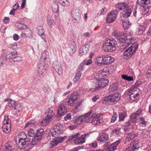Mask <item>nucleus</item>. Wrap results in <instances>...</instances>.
Instances as JSON below:
<instances>
[{
  "label": "nucleus",
  "mask_w": 151,
  "mask_h": 151,
  "mask_svg": "<svg viewBox=\"0 0 151 151\" xmlns=\"http://www.w3.org/2000/svg\"><path fill=\"white\" fill-rule=\"evenodd\" d=\"M53 66L55 71L59 74L63 73V69L60 63L57 61L54 62L53 64Z\"/></svg>",
  "instance_id": "412c9836"
},
{
  "label": "nucleus",
  "mask_w": 151,
  "mask_h": 151,
  "mask_svg": "<svg viewBox=\"0 0 151 151\" xmlns=\"http://www.w3.org/2000/svg\"><path fill=\"white\" fill-rule=\"evenodd\" d=\"M109 139V135L108 134L103 133L98 138V141L100 142H106Z\"/></svg>",
  "instance_id": "c85d7f7f"
},
{
  "label": "nucleus",
  "mask_w": 151,
  "mask_h": 151,
  "mask_svg": "<svg viewBox=\"0 0 151 151\" xmlns=\"http://www.w3.org/2000/svg\"><path fill=\"white\" fill-rule=\"evenodd\" d=\"M45 114H47V115L52 116H53L54 114V113L53 112L52 109L49 107L48 106L45 108Z\"/></svg>",
  "instance_id": "c9c22d12"
},
{
  "label": "nucleus",
  "mask_w": 151,
  "mask_h": 151,
  "mask_svg": "<svg viewBox=\"0 0 151 151\" xmlns=\"http://www.w3.org/2000/svg\"><path fill=\"white\" fill-rule=\"evenodd\" d=\"M120 97V95L118 93H116L112 95H110L108 96L103 98L102 99L103 103L104 104L107 103H114L118 101Z\"/></svg>",
  "instance_id": "39448f33"
},
{
  "label": "nucleus",
  "mask_w": 151,
  "mask_h": 151,
  "mask_svg": "<svg viewBox=\"0 0 151 151\" xmlns=\"http://www.w3.org/2000/svg\"><path fill=\"white\" fill-rule=\"evenodd\" d=\"M135 136V134L133 133H130L127 134L126 140L127 141L132 139Z\"/></svg>",
  "instance_id": "a19ab883"
},
{
  "label": "nucleus",
  "mask_w": 151,
  "mask_h": 151,
  "mask_svg": "<svg viewBox=\"0 0 151 151\" xmlns=\"http://www.w3.org/2000/svg\"><path fill=\"white\" fill-rule=\"evenodd\" d=\"M63 130V125L60 124H58L54 127V129H51L50 131V136L54 137L53 138L56 144L61 143L65 139V137H63L60 136L62 133Z\"/></svg>",
  "instance_id": "f03ea898"
},
{
  "label": "nucleus",
  "mask_w": 151,
  "mask_h": 151,
  "mask_svg": "<svg viewBox=\"0 0 151 151\" xmlns=\"http://www.w3.org/2000/svg\"><path fill=\"white\" fill-rule=\"evenodd\" d=\"M140 89L138 88L132 86L129 89L128 93L129 100L133 101L137 99L139 94L138 93Z\"/></svg>",
  "instance_id": "9d476101"
},
{
  "label": "nucleus",
  "mask_w": 151,
  "mask_h": 151,
  "mask_svg": "<svg viewBox=\"0 0 151 151\" xmlns=\"http://www.w3.org/2000/svg\"><path fill=\"white\" fill-rule=\"evenodd\" d=\"M143 113L142 110L141 109H139L135 113L132 114L130 116V118L132 119V121L134 123H136L139 117L142 116Z\"/></svg>",
  "instance_id": "f3484780"
},
{
  "label": "nucleus",
  "mask_w": 151,
  "mask_h": 151,
  "mask_svg": "<svg viewBox=\"0 0 151 151\" xmlns=\"http://www.w3.org/2000/svg\"><path fill=\"white\" fill-rule=\"evenodd\" d=\"M9 20L10 19L9 17H5L3 19V21L5 23L7 24L9 22Z\"/></svg>",
  "instance_id": "774afa93"
},
{
  "label": "nucleus",
  "mask_w": 151,
  "mask_h": 151,
  "mask_svg": "<svg viewBox=\"0 0 151 151\" xmlns=\"http://www.w3.org/2000/svg\"><path fill=\"white\" fill-rule=\"evenodd\" d=\"M91 113V111H90L84 115L81 116H75L74 118V123L80 124L83 122H85L86 123H88L89 122V119L90 117L89 114Z\"/></svg>",
  "instance_id": "423d86ee"
},
{
  "label": "nucleus",
  "mask_w": 151,
  "mask_h": 151,
  "mask_svg": "<svg viewBox=\"0 0 151 151\" xmlns=\"http://www.w3.org/2000/svg\"><path fill=\"white\" fill-rule=\"evenodd\" d=\"M146 74L147 77L151 78V67H150L148 68V71L146 73Z\"/></svg>",
  "instance_id": "4d7b16f0"
},
{
  "label": "nucleus",
  "mask_w": 151,
  "mask_h": 151,
  "mask_svg": "<svg viewBox=\"0 0 151 151\" xmlns=\"http://www.w3.org/2000/svg\"><path fill=\"white\" fill-rule=\"evenodd\" d=\"M116 7H117L116 10L117 11L123 10L126 12H129L131 14L132 11V8L126 3H120L118 4V6L116 5Z\"/></svg>",
  "instance_id": "f8f14e48"
},
{
  "label": "nucleus",
  "mask_w": 151,
  "mask_h": 151,
  "mask_svg": "<svg viewBox=\"0 0 151 151\" xmlns=\"http://www.w3.org/2000/svg\"><path fill=\"white\" fill-rule=\"evenodd\" d=\"M16 144L18 148L22 149L27 148L30 143V139L26 137L19 138L18 141H16Z\"/></svg>",
  "instance_id": "1a4fd4ad"
},
{
  "label": "nucleus",
  "mask_w": 151,
  "mask_h": 151,
  "mask_svg": "<svg viewBox=\"0 0 151 151\" xmlns=\"http://www.w3.org/2000/svg\"><path fill=\"white\" fill-rule=\"evenodd\" d=\"M79 98V96L77 92H74L68 98L67 101L68 105L70 106H73L77 101Z\"/></svg>",
  "instance_id": "ddd939ff"
},
{
  "label": "nucleus",
  "mask_w": 151,
  "mask_h": 151,
  "mask_svg": "<svg viewBox=\"0 0 151 151\" xmlns=\"http://www.w3.org/2000/svg\"><path fill=\"white\" fill-rule=\"evenodd\" d=\"M62 96V93H60V92L58 91L56 92L55 94V98L54 99V102L55 103H56L58 101L57 98L58 97Z\"/></svg>",
  "instance_id": "37998d69"
},
{
  "label": "nucleus",
  "mask_w": 151,
  "mask_h": 151,
  "mask_svg": "<svg viewBox=\"0 0 151 151\" xmlns=\"http://www.w3.org/2000/svg\"><path fill=\"white\" fill-rule=\"evenodd\" d=\"M139 143L138 140L133 141L127 146L124 151H134L137 150L139 147Z\"/></svg>",
  "instance_id": "4468645a"
},
{
  "label": "nucleus",
  "mask_w": 151,
  "mask_h": 151,
  "mask_svg": "<svg viewBox=\"0 0 151 151\" xmlns=\"http://www.w3.org/2000/svg\"><path fill=\"white\" fill-rule=\"evenodd\" d=\"M84 64L83 63H81L79 65L78 68L77 69V70L79 72L83 70L84 69Z\"/></svg>",
  "instance_id": "864d4df0"
},
{
  "label": "nucleus",
  "mask_w": 151,
  "mask_h": 151,
  "mask_svg": "<svg viewBox=\"0 0 151 151\" xmlns=\"http://www.w3.org/2000/svg\"><path fill=\"white\" fill-rule=\"evenodd\" d=\"M116 17V15L114 11L111 12L108 14L106 18V22L108 23H111L114 22Z\"/></svg>",
  "instance_id": "5701e85b"
},
{
  "label": "nucleus",
  "mask_w": 151,
  "mask_h": 151,
  "mask_svg": "<svg viewBox=\"0 0 151 151\" xmlns=\"http://www.w3.org/2000/svg\"><path fill=\"white\" fill-rule=\"evenodd\" d=\"M117 119V115L116 113L113 112V115L111 118V123H114Z\"/></svg>",
  "instance_id": "a18cd8bd"
},
{
  "label": "nucleus",
  "mask_w": 151,
  "mask_h": 151,
  "mask_svg": "<svg viewBox=\"0 0 151 151\" xmlns=\"http://www.w3.org/2000/svg\"><path fill=\"white\" fill-rule=\"evenodd\" d=\"M49 54L48 52L46 51H45L42 54V57L43 59H46L48 57Z\"/></svg>",
  "instance_id": "5fc2aeb1"
},
{
  "label": "nucleus",
  "mask_w": 151,
  "mask_h": 151,
  "mask_svg": "<svg viewBox=\"0 0 151 151\" xmlns=\"http://www.w3.org/2000/svg\"><path fill=\"white\" fill-rule=\"evenodd\" d=\"M130 120L127 123H126L124 127V129L125 132L129 131V129L133 128L134 124L131 120L132 119L130 118Z\"/></svg>",
  "instance_id": "a878e982"
},
{
  "label": "nucleus",
  "mask_w": 151,
  "mask_h": 151,
  "mask_svg": "<svg viewBox=\"0 0 151 151\" xmlns=\"http://www.w3.org/2000/svg\"><path fill=\"white\" fill-rule=\"evenodd\" d=\"M109 81L108 79L104 78H101L98 80L96 82L95 86L93 88L90 89L91 91H94L96 90H98L100 88H103L106 86L108 84Z\"/></svg>",
  "instance_id": "6e6552de"
},
{
  "label": "nucleus",
  "mask_w": 151,
  "mask_h": 151,
  "mask_svg": "<svg viewBox=\"0 0 151 151\" xmlns=\"http://www.w3.org/2000/svg\"><path fill=\"white\" fill-rule=\"evenodd\" d=\"M81 75V73L79 72L76 73L73 78V81L74 82L77 81L79 79Z\"/></svg>",
  "instance_id": "de8ad7c7"
},
{
  "label": "nucleus",
  "mask_w": 151,
  "mask_h": 151,
  "mask_svg": "<svg viewBox=\"0 0 151 151\" xmlns=\"http://www.w3.org/2000/svg\"><path fill=\"white\" fill-rule=\"evenodd\" d=\"M147 124V122L145 120L144 118L140 117L139 123L140 127H146Z\"/></svg>",
  "instance_id": "58836bf2"
},
{
  "label": "nucleus",
  "mask_w": 151,
  "mask_h": 151,
  "mask_svg": "<svg viewBox=\"0 0 151 151\" xmlns=\"http://www.w3.org/2000/svg\"><path fill=\"white\" fill-rule=\"evenodd\" d=\"M53 116H52L46 115L45 119H44L41 122L42 125L43 126H47L52 120Z\"/></svg>",
  "instance_id": "c756f323"
},
{
  "label": "nucleus",
  "mask_w": 151,
  "mask_h": 151,
  "mask_svg": "<svg viewBox=\"0 0 151 151\" xmlns=\"http://www.w3.org/2000/svg\"><path fill=\"white\" fill-rule=\"evenodd\" d=\"M17 55V52L16 51H14L13 52H8L6 53V59L8 58H13L16 56Z\"/></svg>",
  "instance_id": "72a5a7b5"
},
{
  "label": "nucleus",
  "mask_w": 151,
  "mask_h": 151,
  "mask_svg": "<svg viewBox=\"0 0 151 151\" xmlns=\"http://www.w3.org/2000/svg\"><path fill=\"white\" fill-rule=\"evenodd\" d=\"M35 123L34 120H30L28 121L25 125L24 128H26L29 125L33 124Z\"/></svg>",
  "instance_id": "13d9d810"
},
{
  "label": "nucleus",
  "mask_w": 151,
  "mask_h": 151,
  "mask_svg": "<svg viewBox=\"0 0 151 151\" xmlns=\"http://www.w3.org/2000/svg\"><path fill=\"white\" fill-rule=\"evenodd\" d=\"M59 3L63 6H65L66 4L68 3V2L66 0H58Z\"/></svg>",
  "instance_id": "6e6d98bb"
},
{
  "label": "nucleus",
  "mask_w": 151,
  "mask_h": 151,
  "mask_svg": "<svg viewBox=\"0 0 151 151\" xmlns=\"http://www.w3.org/2000/svg\"><path fill=\"white\" fill-rule=\"evenodd\" d=\"M112 36L116 38L118 41L121 43L119 50L122 52L131 44L134 42V39L132 37L126 39L125 36L120 34L117 31L114 30L112 32Z\"/></svg>",
  "instance_id": "f257e3e1"
},
{
  "label": "nucleus",
  "mask_w": 151,
  "mask_h": 151,
  "mask_svg": "<svg viewBox=\"0 0 151 151\" xmlns=\"http://www.w3.org/2000/svg\"><path fill=\"white\" fill-rule=\"evenodd\" d=\"M127 115V114L126 112L123 111L122 112L119 113V121H121L123 120Z\"/></svg>",
  "instance_id": "ea45409f"
},
{
  "label": "nucleus",
  "mask_w": 151,
  "mask_h": 151,
  "mask_svg": "<svg viewBox=\"0 0 151 151\" xmlns=\"http://www.w3.org/2000/svg\"><path fill=\"white\" fill-rule=\"evenodd\" d=\"M53 20L52 19H50V18H48V17H47V22L49 26L50 27H51V25L53 24Z\"/></svg>",
  "instance_id": "052dcab7"
},
{
  "label": "nucleus",
  "mask_w": 151,
  "mask_h": 151,
  "mask_svg": "<svg viewBox=\"0 0 151 151\" xmlns=\"http://www.w3.org/2000/svg\"><path fill=\"white\" fill-rule=\"evenodd\" d=\"M52 11L53 13L58 12V6L55 2L53 3L52 6Z\"/></svg>",
  "instance_id": "79ce46f5"
},
{
  "label": "nucleus",
  "mask_w": 151,
  "mask_h": 151,
  "mask_svg": "<svg viewBox=\"0 0 151 151\" xmlns=\"http://www.w3.org/2000/svg\"><path fill=\"white\" fill-rule=\"evenodd\" d=\"M92 63V60L91 59H89L87 61L85 60L84 61L83 63L86 65L91 64Z\"/></svg>",
  "instance_id": "bf43d9fd"
},
{
  "label": "nucleus",
  "mask_w": 151,
  "mask_h": 151,
  "mask_svg": "<svg viewBox=\"0 0 151 151\" xmlns=\"http://www.w3.org/2000/svg\"><path fill=\"white\" fill-rule=\"evenodd\" d=\"M91 111V113L90 114V118L89 121L92 119L91 121V123L94 125H98L103 122L102 120V114H97L96 113H93L91 115L93 112L92 110Z\"/></svg>",
  "instance_id": "0eeeda50"
},
{
  "label": "nucleus",
  "mask_w": 151,
  "mask_h": 151,
  "mask_svg": "<svg viewBox=\"0 0 151 151\" xmlns=\"http://www.w3.org/2000/svg\"><path fill=\"white\" fill-rule=\"evenodd\" d=\"M21 36L22 37H31L32 36V32L30 29H27L21 33Z\"/></svg>",
  "instance_id": "cd10ccee"
},
{
  "label": "nucleus",
  "mask_w": 151,
  "mask_h": 151,
  "mask_svg": "<svg viewBox=\"0 0 151 151\" xmlns=\"http://www.w3.org/2000/svg\"><path fill=\"white\" fill-rule=\"evenodd\" d=\"M67 112V111L65 105L63 104H60L58 106L57 114L56 115V117L57 118L60 117Z\"/></svg>",
  "instance_id": "a211bd4d"
},
{
  "label": "nucleus",
  "mask_w": 151,
  "mask_h": 151,
  "mask_svg": "<svg viewBox=\"0 0 151 151\" xmlns=\"http://www.w3.org/2000/svg\"><path fill=\"white\" fill-rule=\"evenodd\" d=\"M148 24L147 22H145L141 24L140 25L142 28L144 29V30H145L146 27H147Z\"/></svg>",
  "instance_id": "0e129e2a"
},
{
  "label": "nucleus",
  "mask_w": 151,
  "mask_h": 151,
  "mask_svg": "<svg viewBox=\"0 0 151 151\" xmlns=\"http://www.w3.org/2000/svg\"><path fill=\"white\" fill-rule=\"evenodd\" d=\"M71 16L75 20L76 22H78L80 20L81 14L78 9H73L72 11Z\"/></svg>",
  "instance_id": "aec40b11"
},
{
  "label": "nucleus",
  "mask_w": 151,
  "mask_h": 151,
  "mask_svg": "<svg viewBox=\"0 0 151 151\" xmlns=\"http://www.w3.org/2000/svg\"><path fill=\"white\" fill-rule=\"evenodd\" d=\"M122 22V25L124 28L125 29H128L129 26L131 25V23L128 21L127 20H125L122 19V17L121 19Z\"/></svg>",
  "instance_id": "473e14b6"
},
{
  "label": "nucleus",
  "mask_w": 151,
  "mask_h": 151,
  "mask_svg": "<svg viewBox=\"0 0 151 151\" xmlns=\"http://www.w3.org/2000/svg\"><path fill=\"white\" fill-rule=\"evenodd\" d=\"M80 136V134L79 133H75L70 137L68 139V141H72L73 139L76 138L77 137Z\"/></svg>",
  "instance_id": "c03bdc74"
},
{
  "label": "nucleus",
  "mask_w": 151,
  "mask_h": 151,
  "mask_svg": "<svg viewBox=\"0 0 151 151\" xmlns=\"http://www.w3.org/2000/svg\"><path fill=\"white\" fill-rule=\"evenodd\" d=\"M12 147L8 144H7L5 146V148L3 151H12Z\"/></svg>",
  "instance_id": "09e8293b"
},
{
  "label": "nucleus",
  "mask_w": 151,
  "mask_h": 151,
  "mask_svg": "<svg viewBox=\"0 0 151 151\" xmlns=\"http://www.w3.org/2000/svg\"><path fill=\"white\" fill-rule=\"evenodd\" d=\"M17 28L19 29H26L27 27L26 25H24L20 23L17 26Z\"/></svg>",
  "instance_id": "3c124183"
},
{
  "label": "nucleus",
  "mask_w": 151,
  "mask_h": 151,
  "mask_svg": "<svg viewBox=\"0 0 151 151\" xmlns=\"http://www.w3.org/2000/svg\"><path fill=\"white\" fill-rule=\"evenodd\" d=\"M19 7V3L18 2H17L13 6V10H16Z\"/></svg>",
  "instance_id": "680f3d73"
},
{
  "label": "nucleus",
  "mask_w": 151,
  "mask_h": 151,
  "mask_svg": "<svg viewBox=\"0 0 151 151\" xmlns=\"http://www.w3.org/2000/svg\"><path fill=\"white\" fill-rule=\"evenodd\" d=\"M121 141V139H119L110 145H109L110 142H108L105 144V145L107 147L109 151H114L116 149L117 147L120 143Z\"/></svg>",
  "instance_id": "dca6fc26"
},
{
  "label": "nucleus",
  "mask_w": 151,
  "mask_h": 151,
  "mask_svg": "<svg viewBox=\"0 0 151 151\" xmlns=\"http://www.w3.org/2000/svg\"><path fill=\"white\" fill-rule=\"evenodd\" d=\"M2 129L3 132L7 133L11 130V124L7 115H5L3 121L2 122Z\"/></svg>",
  "instance_id": "9b49d317"
},
{
  "label": "nucleus",
  "mask_w": 151,
  "mask_h": 151,
  "mask_svg": "<svg viewBox=\"0 0 151 151\" xmlns=\"http://www.w3.org/2000/svg\"><path fill=\"white\" fill-rule=\"evenodd\" d=\"M103 57L104 65H109L114 60L113 58L108 55H104Z\"/></svg>",
  "instance_id": "b1692460"
},
{
  "label": "nucleus",
  "mask_w": 151,
  "mask_h": 151,
  "mask_svg": "<svg viewBox=\"0 0 151 151\" xmlns=\"http://www.w3.org/2000/svg\"><path fill=\"white\" fill-rule=\"evenodd\" d=\"M37 76L39 77H42L45 74L46 70L44 63L39 64L37 65Z\"/></svg>",
  "instance_id": "6ab92c4d"
},
{
  "label": "nucleus",
  "mask_w": 151,
  "mask_h": 151,
  "mask_svg": "<svg viewBox=\"0 0 151 151\" xmlns=\"http://www.w3.org/2000/svg\"><path fill=\"white\" fill-rule=\"evenodd\" d=\"M131 14L129 12H125L123 11V12L122 13V17L123 18H127L130 16Z\"/></svg>",
  "instance_id": "603ef678"
},
{
  "label": "nucleus",
  "mask_w": 151,
  "mask_h": 151,
  "mask_svg": "<svg viewBox=\"0 0 151 151\" xmlns=\"http://www.w3.org/2000/svg\"><path fill=\"white\" fill-rule=\"evenodd\" d=\"M4 101L5 102L8 101L9 102L8 105L10 107L13 108L17 111L19 112L20 111V108L21 107L20 104L17 103L15 101L10 99H6L4 100Z\"/></svg>",
  "instance_id": "2eb2a0df"
},
{
  "label": "nucleus",
  "mask_w": 151,
  "mask_h": 151,
  "mask_svg": "<svg viewBox=\"0 0 151 151\" xmlns=\"http://www.w3.org/2000/svg\"><path fill=\"white\" fill-rule=\"evenodd\" d=\"M104 55H101L96 57V60L95 62L96 64L98 65L104 64Z\"/></svg>",
  "instance_id": "7c9ffc66"
},
{
  "label": "nucleus",
  "mask_w": 151,
  "mask_h": 151,
  "mask_svg": "<svg viewBox=\"0 0 151 151\" xmlns=\"http://www.w3.org/2000/svg\"><path fill=\"white\" fill-rule=\"evenodd\" d=\"M122 78L123 79L127 81L128 82L132 81L133 80V77L130 76H128L125 74H123L122 76Z\"/></svg>",
  "instance_id": "4c0bfd02"
},
{
  "label": "nucleus",
  "mask_w": 151,
  "mask_h": 151,
  "mask_svg": "<svg viewBox=\"0 0 151 151\" xmlns=\"http://www.w3.org/2000/svg\"><path fill=\"white\" fill-rule=\"evenodd\" d=\"M71 118V114L70 113L67 114L65 117L64 119L65 121L70 119Z\"/></svg>",
  "instance_id": "69168bd1"
},
{
  "label": "nucleus",
  "mask_w": 151,
  "mask_h": 151,
  "mask_svg": "<svg viewBox=\"0 0 151 151\" xmlns=\"http://www.w3.org/2000/svg\"><path fill=\"white\" fill-rule=\"evenodd\" d=\"M44 130L42 129H38L37 131V132L35 134V136L40 139L42 136L44 134Z\"/></svg>",
  "instance_id": "f704fd0d"
},
{
  "label": "nucleus",
  "mask_w": 151,
  "mask_h": 151,
  "mask_svg": "<svg viewBox=\"0 0 151 151\" xmlns=\"http://www.w3.org/2000/svg\"><path fill=\"white\" fill-rule=\"evenodd\" d=\"M77 46L74 42H73L69 45L68 50L69 52L72 53H74L76 50Z\"/></svg>",
  "instance_id": "bb28decb"
},
{
  "label": "nucleus",
  "mask_w": 151,
  "mask_h": 151,
  "mask_svg": "<svg viewBox=\"0 0 151 151\" xmlns=\"http://www.w3.org/2000/svg\"><path fill=\"white\" fill-rule=\"evenodd\" d=\"M90 48V45L89 44H86L82 46L79 50V53L81 55L86 54Z\"/></svg>",
  "instance_id": "393cba45"
},
{
  "label": "nucleus",
  "mask_w": 151,
  "mask_h": 151,
  "mask_svg": "<svg viewBox=\"0 0 151 151\" xmlns=\"http://www.w3.org/2000/svg\"><path fill=\"white\" fill-rule=\"evenodd\" d=\"M118 84L117 83H114L110 86L109 91L110 92H116L117 91Z\"/></svg>",
  "instance_id": "2f4dec72"
},
{
  "label": "nucleus",
  "mask_w": 151,
  "mask_h": 151,
  "mask_svg": "<svg viewBox=\"0 0 151 151\" xmlns=\"http://www.w3.org/2000/svg\"><path fill=\"white\" fill-rule=\"evenodd\" d=\"M117 42L113 39L106 40L103 44L102 49L105 52H112L116 48Z\"/></svg>",
  "instance_id": "7ed1b4c3"
},
{
  "label": "nucleus",
  "mask_w": 151,
  "mask_h": 151,
  "mask_svg": "<svg viewBox=\"0 0 151 151\" xmlns=\"http://www.w3.org/2000/svg\"><path fill=\"white\" fill-rule=\"evenodd\" d=\"M85 142V140L81 138V136L80 137L76 138L74 141V143L77 145H81Z\"/></svg>",
  "instance_id": "e433bc0d"
},
{
  "label": "nucleus",
  "mask_w": 151,
  "mask_h": 151,
  "mask_svg": "<svg viewBox=\"0 0 151 151\" xmlns=\"http://www.w3.org/2000/svg\"><path fill=\"white\" fill-rule=\"evenodd\" d=\"M144 8L145 7L143 8V9L142 12V13L143 15H145L147 14V13H148L149 11V9L148 8L145 9Z\"/></svg>",
  "instance_id": "e2e57ef3"
},
{
  "label": "nucleus",
  "mask_w": 151,
  "mask_h": 151,
  "mask_svg": "<svg viewBox=\"0 0 151 151\" xmlns=\"http://www.w3.org/2000/svg\"><path fill=\"white\" fill-rule=\"evenodd\" d=\"M40 139L35 136L32 139V142L30 143L32 145H33L36 144Z\"/></svg>",
  "instance_id": "49530a36"
},
{
  "label": "nucleus",
  "mask_w": 151,
  "mask_h": 151,
  "mask_svg": "<svg viewBox=\"0 0 151 151\" xmlns=\"http://www.w3.org/2000/svg\"><path fill=\"white\" fill-rule=\"evenodd\" d=\"M21 60V58L19 56L15 57L13 59V61L14 62H18Z\"/></svg>",
  "instance_id": "338daca9"
},
{
  "label": "nucleus",
  "mask_w": 151,
  "mask_h": 151,
  "mask_svg": "<svg viewBox=\"0 0 151 151\" xmlns=\"http://www.w3.org/2000/svg\"><path fill=\"white\" fill-rule=\"evenodd\" d=\"M151 4V0H138L136 4L143 8L147 7V5Z\"/></svg>",
  "instance_id": "4be33fe9"
},
{
  "label": "nucleus",
  "mask_w": 151,
  "mask_h": 151,
  "mask_svg": "<svg viewBox=\"0 0 151 151\" xmlns=\"http://www.w3.org/2000/svg\"><path fill=\"white\" fill-rule=\"evenodd\" d=\"M35 132L34 130L32 129H30L28 130V134L30 137H35Z\"/></svg>",
  "instance_id": "8fccbe9b"
},
{
  "label": "nucleus",
  "mask_w": 151,
  "mask_h": 151,
  "mask_svg": "<svg viewBox=\"0 0 151 151\" xmlns=\"http://www.w3.org/2000/svg\"><path fill=\"white\" fill-rule=\"evenodd\" d=\"M133 44L129 47L124 52V55L125 58H129L134 55L138 47L137 43H133Z\"/></svg>",
  "instance_id": "20e7f679"
}]
</instances>
